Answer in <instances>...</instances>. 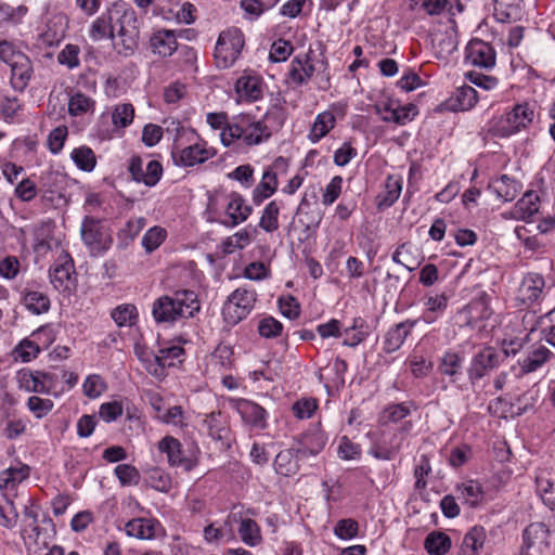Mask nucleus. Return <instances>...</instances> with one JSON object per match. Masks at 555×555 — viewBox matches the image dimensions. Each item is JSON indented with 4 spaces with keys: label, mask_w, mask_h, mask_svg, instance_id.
I'll use <instances>...</instances> for the list:
<instances>
[{
    "label": "nucleus",
    "mask_w": 555,
    "mask_h": 555,
    "mask_svg": "<svg viewBox=\"0 0 555 555\" xmlns=\"http://www.w3.org/2000/svg\"><path fill=\"white\" fill-rule=\"evenodd\" d=\"M88 35L93 41L111 39L119 54L129 56L138 47L139 26L134 10L118 0L92 21Z\"/></svg>",
    "instance_id": "f257e3e1"
},
{
    "label": "nucleus",
    "mask_w": 555,
    "mask_h": 555,
    "mask_svg": "<svg viewBox=\"0 0 555 555\" xmlns=\"http://www.w3.org/2000/svg\"><path fill=\"white\" fill-rule=\"evenodd\" d=\"M199 301L195 292L180 289L172 296H162L153 305L156 322H173L180 318H192L199 311Z\"/></svg>",
    "instance_id": "f03ea898"
},
{
    "label": "nucleus",
    "mask_w": 555,
    "mask_h": 555,
    "mask_svg": "<svg viewBox=\"0 0 555 555\" xmlns=\"http://www.w3.org/2000/svg\"><path fill=\"white\" fill-rule=\"evenodd\" d=\"M270 137L271 132L264 121L248 114L235 116L220 133L224 146H230L236 140H241L248 146L258 145Z\"/></svg>",
    "instance_id": "7ed1b4c3"
},
{
    "label": "nucleus",
    "mask_w": 555,
    "mask_h": 555,
    "mask_svg": "<svg viewBox=\"0 0 555 555\" xmlns=\"http://www.w3.org/2000/svg\"><path fill=\"white\" fill-rule=\"evenodd\" d=\"M244 46L245 38L241 29L231 27L221 31L214 51L216 66L220 69L232 67L238 60Z\"/></svg>",
    "instance_id": "20e7f679"
},
{
    "label": "nucleus",
    "mask_w": 555,
    "mask_h": 555,
    "mask_svg": "<svg viewBox=\"0 0 555 555\" xmlns=\"http://www.w3.org/2000/svg\"><path fill=\"white\" fill-rule=\"evenodd\" d=\"M534 118V109L528 103L516 104L512 111L498 118L492 127L493 134L507 138L526 129Z\"/></svg>",
    "instance_id": "39448f33"
},
{
    "label": "nucleus",
    "mask_w": 555,
    "mask_h": 555,
    "mask_svg": "<svg viewBox=\"0 0 555 555\" xmlns=\"http://www.w3.org/2000/svg\"><path fill=\"white\" fill-rule=\"evenodd\" d=\"M81 240L93 256L101 255L108 250L113 244V238L108 228L102 220L91 216H86L80 228Z\"/></svg>",
    "instance_id": "423d86ee"
},
{
    "label": "nucleus",
    "mask_w": 555,
    "mask_h": 555,
    "mask_svg": "<svg viewBox=\"0 0 555 555\" xmlns=\"http://www.w3.org/2000/svg\"><path fill=\"white\" fill-rule=\"evenodd\" d=\"M257 294L254 289L244 287L232 292L222 308L224 321L230 325H236L253 310Z\"/></svg>",
    "instance_id": "0eeeda50"
},
{
    "label": "nucleus",
    "mask_w": 555,
    "mask_h": 555,
    "mask_svg": "<svg viewBox=\"0 0 555 555\" xmlns=\"http://www.w3.org/2000/svg\"><path fill=\"white\" fill-rule=\"evenodd\" d=\"M216 154V149L209 146L208 143L201 138H197L195 142L184 147L176 145L171 151L173 164L180 167H194L204 164Z\"/></svg>",
    "instance_id": "6e6552de"
},
{
    "label": "nucleus",
    "mask_w": 555,
    "mask_h": 555,
    "mask_svg": "<svg viewBox=\"0 0 555 555\" xmlns=\"http://www.w3.org/2000/svg\"><path fill=\"white\" fill-rule=\"evenodd\" d=\"M53 287L61 292H72L76 287V271L70 255L62 251L49 271Z\"/></svg>",
    "instance_id": "1a4fd4ad"
},
{
    "label": "nucleus",
    "mask_w": 555,
    "mask_h": 555,
    "mask_svg": "<svg viewBox=\"0 0 555 555\" xmlns=\"http://www.w3.org/2000/svg\"><path fill=\"white\" fill-rule=\"evenodd\" d=\"M128 170L132 180L150 188L156 185L163 176V166L158 160H150L144 167L143 159L137 155L130 158Z\"/></svg>",
    "instance_id": "9d476101"
},
{
    "label": "nucleus",
    "mask_w": 555,
    "mask_h": 555,
    "mask_svg": "<svg viewBox=\"0 0 555 555\" xmlns=\"http://www.w3.org/2000/svg\"><path fill=\"white\" fill-rule=\"evenodd\" d=\"M503 361L502 356L491 347H486L477 352L467 370L469 380L474 384L481 379L489 371L494 370Z\"/></svg>",
    "instance_id": "9b49d317"
},
{
    "label": "nucleus",
    "mask_w": 555,
    "mask_h": 555,
    "mask_svg": "<svg viewBox=\"0 0 555 555\" xmlns=\"http://www.w3.org/2000/svg\"><path fill=\"white\" fill-rule=\"evenodd\" d=\"M18 388L27 392L50 393L53 376L42 371L21 370L16 375Z\"/></svg>",
    "instance_id": "f8f14e48"
},
{
    "label": "nucleus",
    "mask_w": 555,
    "mask_h": 555,
    "mask_svg": "<svg viewBox=\"0 0 555 555\" xmlns=\"http://www.w3.org/2000/svg\"><path fill=\"white\" fill-rule=\"evenodd\" d=\"M160 452L167 455L170 466L182 467L184 470H191L194 467L193 460L185 456L181 442L172 437L166 436L158 442Z\"/></svg>",
    "instance_id": "ddd939ff"
},
{
    "label": "nucleus",
    "mask_w": 555,
    "mask_h": 555,
    "mask_svg": "<svg viewBox=\"0 0 555 555\" xmlns=\"http://www.w3.org/2000/svg\"><path fill=\"white\" fill-rule=\"evenodd\" d=\"M466 59L474 66L489 69L495 65V51L488 42L473 40L467 47Z\"/></svg>",
    "instance_id": "4468645a"
},
{
    "label": "nucleus",
    "mask_w": 555,
    "mask_h": 555,
    "mask_svg": "<svg viewBox=\"0 0 555 555\" xmlns=\"http://www.w3.org/2000/svg\"><path fill=\"white\" fill-rule=\"evenodd\" d=\"M308 457V449H285L280 451L274 459V469L282 476H291L298 472V460Z\"/></svg>",
    "instance_id": "2eb2a0df"
},
{
    "label": "nucleus",
    "mask_w": 555,
    "mask_h": 555,
    "mask_svg": "<svg viewBox=\"0 0 555 555\" xmlns=\"http://www.w3.org/2000/svg\"><path fill=\"white\" fill-rule=\"evenodd\" d=\"M535 486L543 504L555 511V469L540 468L535 475Z\"/></svg>",
    "instance_id": "dca6fc26"
},
{
    "label": "nucleus",
    "mask_w": 555,
    "mask_h": 555,
    "mask_svg": "<svg viewBox=\"0 0 555 555\" xmlns=\"http://www.w3.org/2000/svg\"><path fill=\"white\" fill-rule=\"evenodd\" d=\"M225 212L229 217V221H223V224L234 228L247 220L253 212V207L246 204L245 198L241 194L232 192L229 195V203L227 205Z\"/></svg>",
    "instance_id": "f3484780"
},
{
    "label": "nucleus",
    "mask_w": 555,
    "mask_h": 555,
    "mask_svg": "<svg viewBox=\"0 0 555 555\" xmlns=\"http://www.w3.org/2000/svg\"><path fill=\"white\" fill-rule=\"evenodd\" d=\"M415 325V320H405L391 326L384 338V351L392 353L399 350Z\"/></svg>",
    "instance_id": "a211bd4d"
},
{
    "label": "nucleus",
    "mask_w": 555,
    "mask_h": 555,
    "mask_svg": "<svg viewBox=\"0 0 555 555\" xmlns=\"http://www.w3.org/2000/svg\"><path fill=\"white\" fill-rule=\"evenodd\" d=\"M477 101V91L470 86H462L456 88L444 105L450 111L463 112L473 108Z\"/></svg>",
    "instance_id": "6ab92c4d"
},
{
    "label": "nucleus",
    "mask_w": 555,
    "mask_h": 555,
    "mask_svg": "<svg viewBox=\"0 0 555 555\" xmlns=\"http://www.w3.org/2000/svg\"><path fill=\"white\" fill-rule=\"evenodd\" d=\"M554 357V353L545 346H533L531 350L518 361L521 373L529 374L538 371L547 361Z\"/></svg>",
    "instance_id": "aec40b11"
},
{
    "label": "nucleus",
    "mask_w": 555,
    "mask_h": 555,
    "mask_svg": "<svg viewBox=\"0 0 555 555\" xmlns=\"http://www.w3.org/2000/svg\"><path fill=\"white\" fill-rule=\"evenodd\" d=\"M238 98L246 102H255L262 98V81L258 76H242L235 82Z\"/></svg>",
    "instance_id": "412c9836"
},
{
    "label": "nucleus",
    "mask_w": 555,
    "mask_h": 555,
    "mask_svg": "<svg viewBox=\"0 0 555 555\" xmlns=\"http://www.w3.org/2000/svg\"><path fill=\"white\" fill-rule=\"evenodd\" d=\"M150 43L153 53L162 57L172 55L178 49L177 36L173 30L168 29L155 31L150 39Z\"/></svg>",
    "instance_id": "4be33fe9"
},
{
    "label": "nucleus",
    "mask_w": 555,
    "mask_h": 555,
    "mask_svg": "<svg viewBox=\"0 0 555 555\" xmlns=\"http://www.w3.org/2000/svg\"><path fill=\"white\" fill-rule=\"evenodd\" d=\"M545 286L544 278L538 273L527 274L519 287V298L524 304L530 305L535 302Z\"/></svg>",
    "instance_id": "5701e85b"
},
{
    "label": "nucleus",
    "mask_w": 555,
    "mask_h": 555,
    "mask_svg": "<svg viewBox=\"0 0 555 555\" xmlns=\"http://www.w3.org/2000/svg\"><path fill=\"white\" fill-rule=\"evenodd\" d=\"M313 73L314 66L309 54H299L292 60L288 77L293 82L301 86L312 77Z\"/></svg>",
    "instance_id": "b1692460"
},
{
    "label": "nucleus",
    "mask_w": 555,
    "mask_h": 555,
    "mask_svg": "<svg viewBox=\"0 0 555 555\" xmlns=\"http://www.w3.org/2000/svg\"><path fill=\"white\" fill-rule=\"evenodd\" d=\"M11 85L15 90L23 91L30 79L31 68L27 56L17 54V60L11 63Z\"/></svg>",
    "instance_id": "393cba45"
},
{
    "label": "nucleus",
    "mask_w": 555,
    "mask_h": 555,
    "mask_svg": "<svg viewBox=\"0 0 555 555\" xmlns=\"http://www.w3.org/2000/svg\"><path fill=\"white\" fill-rule=\"evenodd\" d=\"M157 528L158 522L153 519L135 518L126 524L125 530L130 537L150 540L156 537Z\"/></svg>",
    "instance_id": "a878e982"
},
{
    "label": "nucleus",
    "mask_w": 555,
    "mask_h": 555,
    "mask_svg": "<svg viewBox=\"0 0 555 555\" xmlns=\"http://www.w3.org/2000/svg\"><path fill=\"white\" fill-rule=\"evenodd\" d=\"M456 498L470 507H477L483 500L485 493L479 482L467 480L456 487Z\"/></svg>",
    "instance_id": "bb28decb"
},
{
    "label": "nucleus",
    "mask_w": 555,
    "mask_h": 555,
    "mask_svg": "<svg viewBox=\"0 0 555 555\" xmlns=\"http://www.w3.org/2000/svg\"><path fill=\"white\" fill-rule=\"evenodd\" d=\"M464 358L454 351H447L438 364L441 375L448 376L451 383H455L462 375Z\"/></svg>",
    "instance_id": "cd10ccee"
},
{
    "label": "nucleus",
    "mask_w": 555,
    "mask_h": 555,
    "mask_svg": "<svg viewBox=\"0 0 555 555\" xmlns=\"http://www.w3.org/2000/svg\"><path fill=\"white\" fill-rule=\"evenodd\" d=\"M238 412L246 423H249L258 428L266 427L267 412L259 404L253 401L243 400L238 404Z\"/></svg>",
    "instance_id": "c85d7f7f"
},
{
    "label": "nucleus",
    "mask_w": 555,
    "mask_h": 555,
    "mask_svg": "<svg viewBox=\"0 0 555 555\" xmlns=\"http://www.w3.org/2000/svg\"><path fill=\"white\" fill-rule=\"evenodd\" d=\"M485 541V529L480 526L473 527L463 539L460 555H479Z\"/></svg>",
    "instance_id": "c756f323"
},
{
    "label": "nucleus",
    "mask_w": 555,
    "mask_h": 555,
    "mask_svg": "<svg viewBox=\"0 0 555 555\" xmlns=\"http://www.w3.org/2000/svg\"><path fill=\"white\" fill-rule=\"evenodd\" d=\"M335 122L336 118L332 112L325 111L318 114L309 133L310 141L319 142L335 127Z\"/></svg>",
    "instance_id": "7c9ffc66"
},
{
    "label": "nucleus",
    "mask_w": 555,
    "mask_h": 555,
    "mask_svg": "<svg viewBox=\"0 0 555 555\" xmlns=\"http://www.w3.org/2000/svg\"><path fill=\"white\" fill-rule=\"evenodd\" d=\"M22 302L29 312L37 315L48 312L51 306L49 297L39 291H25Z\"/></svg>",
    "instance_id": "2f4dec72"
},
{
    "label": "nucleus",
    "mask_w": 555,
    "mask_h": 555,
    "mask_svg": "<svg viewBox=\"0 0 555 555\" xmlns=\"http://www.w3.org/2000/svg\"><path fill=\"white\" fill-rule=\"evenodd\" d=\"M203 423L209 437L215 440L227 439L229 429L225 424V418L222 416L221 412H211L206 414Z\"/></svg>",
    "instance_id": "473e14b6"
},
{
    "label": "nucleus",
    "mask_w": 555,
    "mask_h": 555,
    "mask_svg": "<svg viewBox=\"0 0 555 555\" xmlns=\"http://www.w3.org/2000/svg\"><path fill=\"white\" fill-rule=\"evenodd\" d=\"M520 3L521 0H495V16L500 22L503 23L518 20L521 14Z\"/></svg>",
    "instance_id": "72a5a7b5"
},
{
    "label": "nucleus",
    "mask_w": 555,
    "mask_h": 555,
    "mask_svg": "<svg viewBox=\"0 0 555 555\" xmlns=\"http://www.w3.org/2000/svg\"><path fill=\"white\" fill-rule=\"evenodd\" d=\"M278 188L276 173L272 170H266L262 179L253 192V201L259 205L263 199L270 197Z\"/></svg>",
    "instance_id": "f704fd0d"
},
{
    "label": "nucleus",
    "mask_w": 555,
    "mask_h": 555,
    "mask_svg": "<svg viewBox=\"0 0 555 555\" xmlns=\"http://www.w3.org/2000/svg\"><path fill=\"white\" fill-rule=\"evenodd\" d=\"M135 353L149 374L155 376L158 379H162L166 376L167 366L160 360L158 354H153L152 352L140 350L139 348L135 349Z\"/></svg>",
    "instance_id": "c9c22d12"
},
{
    "label": "nucleus",
    "mask_w": 555,
    "mask_h": 555,
    "mask_svg": "<svg viewBox=\"0 0 555 555\" xmlns=\"http://www.w3.org/2000/svg\"><path fill=\"white\" fill-rule=\"evenodd\" d=\"M424 546L430 555H444L451 548V539L444 532H433L425 539Z\"/></svg>",
    "instance_id": "e433bc0d"
},
{
    "label": "nucleus",
    "mask_w": 555,
    "mask_h": 555,
    "mask_svg": "<svg viewBox=\"0 0 555 555\" xmlns=\"http://www.w3.org/2000/svg\"><path fill=\"white\" fill-rule=\"evenodd\" d=\"M29 475V467L20 464L10 466L0 473V488H13L16 483L25 480Z\"/></svg>",
    "instance_id": "4c0bfd02"
},
{
    "label": "nucleus",
    "mask_w": 555,
    "mask_h": 555,
    "mask_svg": "<svg viewBox=\"0 0 555 555\" xmlns=\"http://www.w3.org/2000/svg\"><path fill=\"white\" fill-rule=\"evenodd\" d=\"M238 534L242 541L249 546H256L261 542L260 528L254 519H241Z\"/></svg>",
    "instance_id": "58836bf2"
},
{
    "label": "nucleus",
    "mask_w": 555,
    "mask_h": 555,
    "mask_svg": "<svg viewBox=\"0 0 555 555\" xmlns=\"http://www.w3.org/2000/svg\"><path fill=\"white\" fill-rule=\"evenodd\" d=\"M70 157L76 166L83 171H92L96 165L94 152L85 145L74 149Z\"/></svg>",
    "instance_id": "ea45409f"
},
{
    "label": "nucleus",
    "mask_w": 555,
    "mask_h": 555,
    "mask_svg": "<svg viewBox=\"0 0 555 555\" xmlns=\"http://www.w3.org/2000/svg\"><path fill=\"white\" fill-rule=\"evenodd\" d=\"M548 530L543 522H533L526 527L522 533V545L520 548L530 550L537 541L546 539Z\"/></svg>",
    "instance_id": "a19ab883"
},
{
    "label": "nucleus",
    "mask_w": 555,
    "mask_h": 555,
    "mask_svg": "<svg viewBox=\"0 0 555 555\" xmlns=\"http://www.w3.org/2000/svg\"><path fill=\"white\" fill-rule=\"evenodd\" d=\"M280 206L275 201L270 202L264 207L259 227L268 233H272L279 229Z\"/></svg>",
    "instance_id": "79ce46f5"
},
{
    "label": "nucleus",
    "mask_w": 555,
    "mask_h": 555,
    "mask_svg": "<svg viewBox=\"0 0 555 555\" xmlns=\"http://www.w3.org/2000/svg\"><path fill=\"white\" fill-rule=\"evenodd\" d=\"M236 521V515H230L224 521L223 527L216 528L212 524L204 528V538L208 543L218 542L224 538L233 535L231 522Z\"/></svg>",
    "instance_id": "37998d69"
},
{
    "label": "nucleus",
    "mask_w": 555,
    "mask_h": 555,
    "mask_svg": "<svg viewBox=\"0 0 555 555\" xmlns=\"http://www.w3.org/2000/svg\"><path fill=\"white\" fill-rule=\"evenodd\" d=\"M517 186L518 183L507 175H502L493 182L495 193L506 202L513 201L516 197Z\"/></svg>",
    "instance_id": "c03bdc74"
},
{
    "label": "nucleus",
    "mask_w": 555,
    "mask_h": 555,
    "mask_svg": "<svg viewBox=\"0 0 555 555\" xmlns=\"http://www.w3.org/2000/svg\"><path fill=\"white\" fill-rule=\"evenodd\" d=\"M413 249L410 243L401 244L392 254V261L404 266L409 271H413L420 263L413 256Z\"/></svg>",
    "instance_id": "a18cd8bd"
},
{
    "label": "nucleus",
    "mask_w": 555,
    "mask_h": 555,
    "mask_svg": "<svg viewBox=\"0 0 555 555\" xmlns=\"http://www.w3.org/2000/svg\"><path fill=\"white\" fill-rule=\"evenodd\" d=\"M134 117V107L130 103H122L115 106L112 113V121L117 128H126Z\"/></svg>",
    "instance_id": "49530a36"
},
{
    "label": "nucleus",
    "mask_w": 555,
    "mask_h": 555,
    "mask_svg": "<svg viewBox=\"0 0 555 555\" xmlns=\"http://www.w3.org/2000/svg\"><path fill=\"white\" fill-rule=\"evenodd\" d=\"M112 318L118 326H131L138 318L137 308L133 305H120L112 311Z\"/></svg>",
    "instance_id": "de8ad7c7"
},
{
    "label": "nucleus",
    "mask_w": 555,
    "mask_h": 555,
    "mask_svg": "<svg viewBox=\"0 0 555 555\" xmlns=\"http://www.w3.org/2000/svg\"><path fill=\"white\" fill-rule=\"evenodd\" d=\"M401 191L402 181L399 178L388 177L385 184V193L380 197L379 206H391L399 198Z\"/></svg>",
    "instance_id": "09e8293b"
},
{
    "label": "nucleus",
    "mask_w": 555,
    "mask_h": 555,
    "mask_svg": "<svg viewBox=\"0 0 555 555\" xmlns=\"http://www.w3.org/2000/svg\"><path fill=\"white\" fill-rule=\"evenodd\" d=\"M40 352V346L37 341L24 338L14 349V354L16 359H20L22 362H29L37 358Z\"/></svg>",
    "instance_id": "8fccbe9b"
},
{
    "label": "nucleus",
    "mask_w": 555,
    "mask_h": 555,
    "mask_svg": "<svg viewBox=\"0 0 555 555\" xmlns=\"http://www.w3.org/2000/svg\"><path fill=\"white\" fill-rule=\"evenodd\" d=\"M359 533V524L352 518H344L336 522L334 534L340 540H351Z\"/></svg>",
    "instance_id": "3c124183"
},
{
    "label": "nucleus",
    "mask_w": 555,
    "mask_h": 555,
    "mask_svg": "<svg viewBox=\"0 0 555 555\" xmlns=\"http://www.w3.org/2000/svg\"><path fill=\"white\" fill-rule=\"evenodd\" d=\"M167 232L160 227L151 228L142 237V246L147 253H152L165 241Z\"/></svg>",
    "instance_id": "603ef678"
},
{
    "label": "nucleus",
    "mask_w": 555,
    "mask_h": 555,
    "mask_svg": "<svg viewBox=\"0 0 555 555\" xmlns=\"http://www.w3.org/2000/svg\"><path fill=\"white\" fill-rule=\"evenodd\" d=\"M114 473L124 487L138 485L140 481V473L133 465L119 464L115 467Z\"/></svg>",
    "instance_id": "864d4df0"
},
{
    "label": "nucleus",
    "mask_w": 555,
    "mask_h": 555,
    "mask_svg": "<svg viewBox=\"0 0 555 555\" xmlns=\"http://www.w3.org/2000/svg\"><path fill=\"white\" fill-rule=\"evenodd\" d=\"M53 406L54 403L51 399L31 396L27 400V408L36 418H42L48 415L52 411Z\"/></svg>",
    "instance_id": "5fc2aeb1"
},
{
    "label": "nucleus",
    "mask_w": 555,
    "mask_h": 555,
    "mask_svg": "<svg viewBox=\"0 0 555 555\" xmlns=\"http://www.w3.org/2000/svg\"><path fill=\"white\" fill-rule=\"evenodd\" d=\"M93 101L83 93H76L68 101V112L73 116H80L87 113L92 106Z\"/></svg>",
    "instance_id": "6e6d98bb"
},
{
    "label": "nucleus",
    "mask_w": 555,
    "mask_h": 555,
    "mask_svg": "<svg viewBox=\"0 0 555 555\" xmlns=\"http://www.w3.org/2000/svg\"><path fill=\"white\" fill-rule=\"evenodd\" d=\"M293 44L284 39L274 41L271 46L269 59L274 63L284 62L293 53Z\"/></svg>",
    "instance_id": "4d7b16f0"
},
{
    "label": "nucleus",
    "mask_w": 555,
    "mask_h": 555,
    "mask_svg": "<svg viewBox=\"0 0 555 555\" xmlns=\"http://www.w3.org/2000/svg\"><path fill=\"white\" fill-rule=\"evenodd\" d=\"M28 12L27 7L21 4L17 7H12L9 3L0 2V21L4 23L10 22H18L21 21Z\"/></svg>",
    "instance_id": "13d9d810"
},
{
    "label": "nucleus",
    "mask_w": 555,
    "mask_h": 555,
    "mask_svg": "<svg viewBox=\"0 0 555 555\" xmlns=\"http://www.w3.org/2000/svg\"><path fill=\"white\" fill-rule=\"evenodd\" d=\"M83 393L90 399H95L102 395L106 389V384L100 375H89L83 385Z\"/></svg>",
    "instance_id": "bf43d9fd"
},
{
    "label": "nucleus",
    "mask_w": 555,
    "mask_h": 555,
    "mask_svg": "<svg viewBox=\"0 0 555 555\" xmlns=\"http://www.w3.org/2000/svg\"><path fill=\"white\" fill-rule=\"evenodd\" d=\"M250 243V235L247 230H241L223 242V251L231 254L235 249H243Z\"/></svg>",
    "instance_id": "052dcab7"
},
{
    "label": "nucleus",
    "mask_w": 555,
    "mask_h": 555,
    "mask_svg": "<svg viewBox=\"0 0 555 555\" xmlns=\"http://www.w3.org/2000/svg\"><path fill=\"white\" fill-rule=\"evenodd\" d=\"M538 196L533 193H526L516 204L517 211L521 218H530L539 210Z\"/></svg>",
    "instance_id": "680f3d73"
},
{
    "label": "nucleus",
    "mask_w": 555,
    "mask_h": 555,
    "mask_svg": "<svg viewBox=\"0 0 555 555\" xmlns=\"http://www.w3.org/2000/svg\"><path fill=\"white\" fill-rule=\"evenodd\" d=\"M282 323L273 317H266L260 320L258 324L259 335L264 338L278 337L282 333Z\"/></svg>",
    "instance_id": "e2e57ef3"
},
{
    "label": "nucleus",
    "mask_w": 555,
    "mask_h": 555,
    "mask_svg": "<svg viewBox=\"0 0 555 555\" xmlns=\"http://www.w3.org/2000/svg\"><path fill=\"white\" fill-rule=\"evenodd\" d=\"M411 372L414 377L423 378L429 374L433 369V363L427 361L423 356L413 353L408 360Z\"/></svg>",
    "instance_id": "0e129e2a"
},
{
    "label": "nucleus",
    "mask_w": 555,
    "mask_h": 555,
    "mask_svg": "<svg viewBox=\"0 0 555 555\" xmlns=\"http://www.w3.org/2000/svg\"><path fill=\"white\" fill-rule=\"evenodd\" d=\"M160 360L167 367L175 366L182 362L184 349L181 346L172 345L170 347L160 348L158 353Z\"/></svg>",
    "instance_id": "69168bd1"
},
{
    "label": "nucleus",
    "mask_w": 555,
    "mask_h": 555,
    "mask_svg": "<svg viewBox=\"0 0 555 555\" xmlns=\"http://www.w3.org/2000/svg\"><path fill=\"white\" fill-rule=\"evenodd\" d=\"M79 52L80 49L75 44H66L64 49L57 54L60 64L73 69L79 66Z\"/></svg>",
    "instance_id": "338daca9"
},
{
    "label": "nucleus",
    "mask_w": 555,
    "mask_h": 555,
    "mask_svg": "<svg viewBox=\"0 0 555 555\" xmlns=\"http://www.w3.org/2000/svg\"><path fill=\"white\" fill-rule=\"evenodd\" d=\"M147 479L151 487L160 492H167L171 487L169 475L159 468L150 470Z\"/></svg>",
    "instance_id": "774afa93"
}]
</instances>
